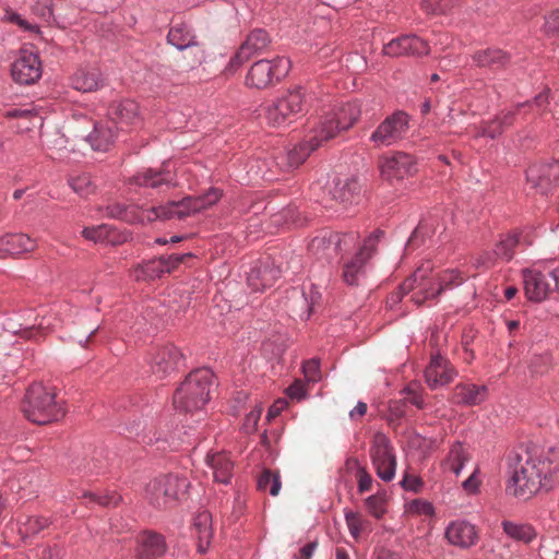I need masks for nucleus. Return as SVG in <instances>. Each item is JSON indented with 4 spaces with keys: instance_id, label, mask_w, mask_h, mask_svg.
I'll return each mask as SVG.
<instances>
[{
    "instance_id": "nucleus-1",
    "label": "nucleus",
    "mask_w": 559,
    "mask_h": 559,
    "mask_svg": "<svg viewBox=\"0 0 559 559\" xmlns=\"http://www.w3.org/2000/svg\"><path fill=\"white\" fill-rule=\"evenodd\" d=\"M511 477L507 493L519 499H530L540 489L548 490L559 471V452L555 448L526 449L508 456Z\"/></svg>"
},
{
    "instance_id": "nucleus-2",
    "label": "nucleus",
    "mask_w": 559,
    "mask_h": 559,
    "mask_svg": "<svg viewBox=\"0 0 559 559\" xmlns=\"http://www.w3.org/2000/svg\"><path fill=\"white\" fill-rule=\"evenodd\" d=\"M463 278L454 270H447L442 273H435L430 262L423 263L416 269L412 276L402 283V289L405 292L414 290L411 300L421 306L427 300L435 299L444 289L454 285H460Z\"/></svg>"
},
{
    "instance_id": "nucleus-3",
    "label": "nucleus",
    "mask_w": 559,
    "mask_h": 559,
    "mask_svg": "<svg viewBox=\"0 0 559 559\" xmlns=\"http://www.w3.org/2000/svg\"><path fill=\"white\" fill-rule=\"evenodd\" d=\"M213 381L214 374L210 369L190 372L174 393L175 408L182 413L201 411L210 400Z\"/></svg>"
},
{
    "instance_id": "nucleus-4",
    "label": "nucleus",
    "mask_w": 559,
    "mask_h": 559,
    "mask_svg": "<svg viewBox=\"0 0 559 559\" xmlns=\"http://www.w3.org/2000/svg\"><path fill=\"white\" fill-rule=\"evenodd\" d=\"M22 411L28 420L37 425H46L64 416L63 408L56 401L55 389L43 383H33L28 388Z\"/></svg>"
},
{
    "instance_id": "nucleus-5",
    "label": "nucleus",
    "mask_w": 559,
    "mask_h": 559,
    "mask_svg": "<svg viewBox=\"0 0 559 559\" xmlns=\"http://www.w3.org/2000/svg\"><path fill=\"white\" fill-rule=\"evenodd\" d=\"M190 481L185 476L169 474L150 481L145 489V498L157 509L171 507L187 493Z\"/></svg>"
},
{
    "instance_id": "nucleus-6",
    "label": "nucleus",
    "mask_w": 559,
    "mask_h": 559,
    "mask_svg": "<svg viewBox=\"0 0 559 559\" xmlns=\"http://www.w3.org/2000/svg\"><path fill=\"white\" fill-rule=\"evenodd\" d=\"M305 96L301 87L288 91L281 98L265 104L262 116L270 127H282L293 121L304 110Z\"/></svg>"
},
{
    "instance_id": "nucleus-7",
    "label": "nucleus",
    "mask_w": 559,
    "mask_h": 559,
    "mask_svg": "<svg viewBox=\"0 0 559 559\" xmlns=\"http://www.w3.org/2000/svg\"><path fill=\"white\" fill-rule=\"evenodd\" d=\"M290 60L286 57H277L273 60H259L254 62L247 76L246 84L249 87L265 88L284 78L290 69Z\"/></svg>"
},
{
    "instance_id": "nucleus-8",
    "label": "nucleus",
    "mask_w": 559,
    "mask_h": 559,
    "mask_svg": "<svg viewBox=\"0 0 559 559\" xmlns=\"http://www.w3.org/2000/svg\"><path fill=\"white\" fill-rule=\"evenodd\" d=\"M360 114V105L357 102H349L342 105L336 111L323 116L316 128L322 139L329 141L353 127Z\"/></svg>"
},
{
    "instance_id": "nucleus-9",
    "label": "nucleus",
    "mask_w": 559,
    "mask_h": 559,
    "mask_svg": "<svg viewBox=\"0 0 559 559\" xmlns=\"http://www.w3.org/2000/svg\"><path fill=\"white\" fill-rule=\"evenodd\" d=\"M524 292L528 300L542 302L559 292V267L543 273L537 270L523 272Z\"/></svg>"
},
{
    "instance_id": "nucleus-10",
    "label": "nucleus",
    "mask_w": 559,
    "mask_h": 559,
    "mask_svg": "<svg viewBox=\"0 0 559 559\" xmlns=\"http://www.w3.org/2000/svg\"><path fill=\"white\" fill-rule=\"evenodd\" d=\"M369 454L377 475L383 481H391L395 476L396 456L390 439L382 432L374 433Z\"/></svg>"
},
{
    "instance_id": "nucleus-11",
    "label": "nucleus",
    "mask_w": 559,
    "mask_h": 559,
    "mask_svg": "<svg viewBox=\"0 0 559 559\" xmlns=\"http://www.w3.org/2000/svg\"><path fill=\"white\" fill-rule=\"evenodd\" d=\"M356 240L355 234H340L332 230H322L309 243V251L318 259L330 261Z\"/></svg>"
},
{
    "instance_id": "nucleus-12",
    "label": "nucleus",
    "mask_w": 559,
    "mask_h": 559,
    "mask_svg": "<svg viewBox=\"0 0 559 559\" xmlns=\"http://www.w3.org/2000/svg\"><path fill=\"white\" fill-rule=\"evenodd\" d=\"M382 231L377 230L369 235L364 243L360 246L358 252L344 262L343 265V280L348 285H358L360 277L365 274L366 263L374 254L377 245Z\"/></svg>"
},
{
    "instance_id": "nucleus-13",
    "label": "nucleus",
    "mask_w": 559,
    "mask_h": 559,
    "mask_svg": "<svg viewBox=\"0 0 559 559\" xmlns=\"http://www.w3.org/2000/svg\"><path fill=\"white\" fill-rule=\"evenodd\" d=\"M408 131V117L403 111H396L386 117L371 133L370 142L376 147L390 146L405 138Z\"/></svg>"
},
{
    "instance_id": "nucleus-14",
    "label": "nucleus",
    "mask_w": 559,
    "mask_h": 559,
    "mask_svg": "<svg viewBox=\"0 0 559 559\" xmlns=\"http://www.w3.org/2000/svg\"><path fill=\"white\" fill-rule=\"evenodd\" d=\"M12 78L20 84H33L41 76V63L32 48H22L11 69Z\"/></svg>"
},
{
    "instance_id": "nucleus-15",
    "label": "nucleus",
    "mask_w": 559,
    "mask_h": 559,
    "mask_svg": "<svg viewBox=\"0 0 559 559\" xmlns=\"http://www.w3.org/2000/svg\"><path fill=\"white\" fill-rule=\"evenodd\" d=\"M202 203L197 201L195 198L187 197L180 201H171L165 205L152 206L147 218L148 219H183L192 214L202 211Z\"/></svg>"
},
{
    "instance_id": "nucleus-16",
    "label": "nucleus",
    "mask_w": 559,
    "mask_h": 559,
    "mask_svg": "<svg viewBox=\"0 0 559 559\" xmlns=\"http://www.w3.org/2000/svg\"><path fill=\"white\" fill-rule=\"evenodd\" d=\"M379 166L382 178L391 182L400 181L416 171L413 156L403 152L383 156Z\"/></svg>"
},
{
    "instance_id": "nucleus-17",
    "label": "nucleus",
    "mask_w": 559,
    "mask_h": 559,
    "mask_svg": "<svg viewBox=\"0 0 559 559\" xmlns=\"http://www.w3.org/2000/svg\"><path fill=\"white\" fill-rule=\"evenodd\" d=\"M456 376V369L440 354L431 356L430 362L425 370V381L431 390L451 383Z\"/></svg>"
},
{
    "instance_id": "nucleus-18",
    "label": "nucleus",
    "mask_w": 559,
    "mask_h": 559,
    "mask_svg": "<svg viewBox=\"0 0 559 559\" xmlns=\"http://www.w3.org/2000/svg\"><path fill=\"white\" fill-rule=\"evenodd\" d=\"M526 180L532 189L547 194L551 190L552 182L559 180V162L530 166L526 170Z\"/></svg>"
},
{
    "instance_id": "nucleus-19",
    "label": "nucleus",
    "mask_w": 559,
    "mask_h": 559,
    "mask_svg": "<svg viewBox=\"0 0 559 559\" xmlns=\"http://www.w3.org/2000/svg\"><path fill=\"white\" fill-rule=\"evenodd\" d=\"M383 53L389 57H419L429 53V45L416 35H403L384 45Z\"/></svg>"
},
{
    "instance_id": "nucleus-20",
    "label": "nucleus",
    "mask_w": 559,
    "mask_h": 559,
    "mask_svg": "<svg viewBox=\"0 0 559 559\" xmlns=\"http://www.w3.org/2000/svg\"><path fill=\"white\" fill-rule=\"evenodd\" d=\"M182 354L171 344L157 347L151 357V368L153 373L159 378L170 373L176 369Z\"/></svg>"
},
{
    "instance_id": "nucleus-21",
    "label": "nucleus",
    "mask_w": 559,
    "mask_h": 559,
    "mask_svg": "<svg viewBox=\"0 0 559 559\" xmlns=\"http://www.w3.org/2000/svg\"><path fill=\"white\" fill-rule=\"evenodd\" d=\"M280 276V267L274 264L273 260L265 258L251 269L248 275V284L253 290H261L273 286Z\"/></svg>"
},
{
    "instance_id": "nucleus-22",
    "label": "nucleus",
    "mask_w": 559,
    "mask_h": 559,
    "mask_svg": "<svg viewBox=\"0 0 559 559\" xmlns=\"http://www.w3.org/2000/svg\"><path fill=\"white\" fill-rule=\"evenodd\" d=\"M136 559H158L166 552L165 538L155 532L145 531L138 536Z\"/></svg>"
},
{
    "instance_id": "nucleus-23",
    "label": "nucleus",
    "mask_w": 559,
    "mask_h": 559,
    "mask_svg": "<svg viewBox=\"0 0 559 559\" xmlns=\"http://www.w3.org/2000/svg\"><path fill=\"white\" fill-rule=\"evenodd\" d=\"M270 39L265 31L254 29L252 31L245 43L240 46L238 52L231 60V66L241 64L248 61L253 56L262 52L269 45Z\"/></svg>"
},
{
    "instance_id": "nucleus-24",
    "label": "nucleus",
    "mask_w": 559,
    "mask_h": 559,
    "mask_svg": "<svg viewBox=\"0 0 559 559\" xmlns=\"http://www.w3.org/2000/svg\"><path fill=\"white\" fill-rule=\"evenodd\" d=\"M132 182L140 187L160 188L162 186H176V176L166 164L162 169L148 168L132 178Z\"/></svg>"
},
{
    "instance_id": "nucleus-25",
    "label": "nucleus",
    "mask_w": 559,
    "mask_h": 559,
    "mask_svg": "<svg viewBox=\"0 0 559 559\" xmlns=\"http://www.w3.org/2000/svg\"><path fill=\"white\" fill-rule=\"evenodd\" d=\"M108 115L110 117L109 122L112 126H136L140 122L139 106L135 102L126 99L111 104L109 107Z\"/></svg>"
},
{
    "instance_id": "nucleus-26",
    "label": "nucleus",
    "mask_w": 559,
    "mask_h": 559,
    "mask_svg": "<svg viewBox=\"0 0 559 559\" xmlns=\"http://www.w3.org/2000/svg\"><path fill=\"white\" fill-rule=\"evenodd\" d=\"M324 142H326V140L322 139V135H320L318 129L313 127L307 134L304 142H301L299 145L295 146L293 150L288 152V166L298 167L306 160V158L311 154V152L316 151Z\"/></svg>"
},
{
    "instance_id": "nucleus-27",
    "label": "nucleus",
    "mask_w": 559,
    "mask_h": 559,
    "mask_svg": "<svg viewBox=\"0 0 559 559\" xmlns=\"http://www.w3.org/2000/svg\"><path fill=\"white\" fill-rule=\"evenodd\" d=\"M448 542L454 546L467 548L477 540L475 526L466 521H453L445 530Z\"/></svg>"
},
{
    "instance_id": "nucleus-28",
    "label": "nucleus",
    "mask_w": 559,
    "mask_h": 559,
    "mask_svg": "<svg viewBox=\"0 0 559 559\" xmlns=\"http://www.w3.org/2000/svg\"><path fill=\"white\" fill-rule=\"evenodd\" d=\"M36 248V241L25 234H7L0 237V259L19 255Z\"/></svg>"
},
{
    "instance_id": "nucleus-29",
    "label": "nucleus",
    "mask_w": 559,
    "mask_h": 559,
    "mask_svg": "<svg viewBox=\"0 0 559 559\" xmlns=\"http://www.w3.org/2000/svg\"><path fill=\"white\" fill-rule=\"evenodd\" d=\"M361 186L355 177L337 178L330 190L332 200L344 205L352 204L359 199Z\"/></svg>"
},
{
    "instance_id": "nucleus-30",
    "label": "nucleus",
    "mask_w": 559,
    "mask_h": 559,
    "mask_svg": "<svg viewBox=\"0 0 559 559\" xmlns=\"http://www.w3.org/2000/svg\"><path fill=\"white\" fill-rule=\"evenodd\" d=\"M488 397V388L474 383H459L453 390V402L465 406L479 405Z\"/></svg>"
},
{
    "instance_id": "nucleus-31",
    "label": "nucleus",
    "mask_w": 559,
    "mask_h": 559,
    "mask_svg": "<svg viewBox=\"0 0 559 559\" xmlns=\"http://www.w3.org/2000/svg\"><path fill=\"white\" fill-rule=\"evenodd\" d=\"M192 534L197 539L198 552H206L213 537L212 515L209 511L197 514L193 520Z\"/></svg>"
},
{
    "instance_id": "nucleus-32",
    "label": "nucleus",
    "mask_w": 559,
    "mask_h": 559,
    "mask_svg": "<svg viewBox=\"0 0 559 559\" xmlns=\"http://www.w3.org/2000/svg\"><path fill=\"white\" fill-rule=\"evenodd\" d=\"M206 463L213 472L214 480L228 484L234 469V463L225 452H216L206 456Z\"/></svg>"
},
{
    "instance_id": "nucleus-33",
    "label": "nucleus",
    "mask_w": 559,
    "mask_h": 559,
    "mask_svg": "<svg viewBox=\"0 0 559 559\" xmlns=\"http://www.w3.org/2000/svg\"><path fill=\"white\" fill-rule=\"evenodd\" d=\"M116 129L112 122L105 121L95 124L93 132L87 136V141L95 151H107L116 138Z\"/></svg>"
},
{
    "instance_id": "nucleus-34",
    "label": "nucleus",
    "mask_w": 559,
    "mask_h": 559,
    "mask_svg": "<svg viewBox=\"0 0 559 559\" xmlns=\"http://www.w3.org/2000/svg\"><path fill=\"white\" fill-rule=\"evenodd\" d=\"M82 236L94 242L120 243L124 241V237L117 231V229L108 224H100L98 226L85 227L82 230Z\"/></svg>"
},
{
    "instance_id": "nucleus-35",
    "label": "nucleus",
    "mask_w": 559,
    "mask_h": 559,
    "mask_svg": "<svg viewBox=\"0 0 559 559\" xmlns=\"http://www.w3.org/2000/svg\"><path fill=\"white\" fill-rule=\"evenodd\" d=\"M73 87L87 93L98 90L103 85L102 73L98 69H80L73 75Z\"/></svg>"
},
{
    "instance_id": "nucleus-36",
    "label": "nucleus",
    "mask_w": 559,
    "mask_h": 559,
    "mask_svg": "<svg viewBox=\"0 0 559 559\" xmlns=\"http://www.w3.org/2000/svg\"><path fill=\"white\" fill-rule=\"evenodd\" d=\"M474 62L481 68L499 70L509 62V57L500 49L487 48L473 55Z\"/></svg>"
},
{
    "instance_id": "nucleus-37",
    "label": "nucleus",
    "mask_w": 559,
    "mask_h": 559,
    "mask_svg": "<svg viewBox=\"0 0 559 559\" xmlns=\"http://www.w3.org/2000/svg\"><path fill=\"white\" fill-rule=\"evenodd\" d=\"M469 461V454L461 443H454L447 457L444 459L442 466L444 471L452 472L459 476L464 464Z\"/></svg>"
},
{
    "instance_id": "nucleus-38",
    "label": "nucleus",
    "mask_w": 559,
    "mask_h": 559,
    "mask_svg": "<svg viewBox=\"0 0 559 559\" xmlns=\"http://www.w3.org/2000/svg\"><path fill=\"white\" fill-rule=\"evenodd\" d=\"M502 528L510 538L524 544H530L537 537V532L530 524L503 521Z\"/></svg>"
},
{
    "instance_id": "nucleus-39",
    "label": "nucleus",
    "mask_w": 559,
    "mask_h": 559,
    "mask_svg": "<svg viewBox=\"0 0 559 559\" xmlns=\"http://www.w3.org/2000/svg\"><path fill=\"white\" fill-rule=\"evenodd\" d=\"M163 261L153 259L135 266L132 271V276L136 281H153L160 277L164 273Z\"/></svg>"
},
{
    "instance_id": "nucleus-40",
    "label": "nucleus",
    "mask_w": 559,
    "mask_h": 559,
    "mask_svg": "<svg viewBox=\"0 0 559 559\" xmlns=\"http://www.w3.org/2000/svg\"><path fill=\"white\" fill-rule=\"evenodd\" d=\"M168 43L178 49H185L194 44V35L187 24L174 25L167 36Z\"/></svg>"
},
{
    "instance_id": "nucleus-41",
    "label": "nucleus",
    "mask_w": 559,
    "mask_h": 559,
    "mask_svg": "<svg viewBox=\"0 0 559 559\" xmlns=\"http://www.w3.org/2000/svg\"><path fill=\"white\" fill-rule=\"evenodd\" d=\"M257 487L261 491L269 490L273 497H276L282 487L280 473L264 468L258 477Z\"/></svg>"
},
{
    "instance_id": "nucleus-42",
    "label": "nucleus",
    "mask_w": 559,
    "mask_h": 559,
    "mask_svg": "<svg viewBox=\"0 0 559 559\" xmlns=\"http://www.w3.org/2000/svg\"><path fill=\"white\" fill-rule=\"evenodd\" d=\"M459 5V0H421V10L429 15L450 14Z\"/></svg>"
},
{
    "instance_id": "nucleus-43",
    "label": "nucleus",
    "mask_w": 559,
    "mask_h": 559,
    "mask_svg": "<svg viewBox=\"0 0 559 559\" xmlns=\"http://www.w3.org/2000/svg\"><path fill=\"white\" fill-rule=\"evenodd\" d=\"M520 245L518 234H507L502 236L495 249V255L504 261H510L514 255V248Z\"/></svg>"
},
{
    "instance_id": "nucleus-44",
    "label": "nucleus",
    "mask_w": 559,
    "mask_h": 559,
    "mask_svg": "<svg viewBox=\"0 0 559 559\" xmlns=\"http://www.w3.org/2000/svg\"><path fill=\"white\" fill-rule=\"evenodd\" d=\"M49 524L48 518L40 515L26 516L24 521H20V533L26 536L37 535Z\"/></svg>"
},
{
    "instance_id": "nucleus-45",
    "label": "nucleus",
    "mask_w": 559,
    "mask_h": 559,
    "mask_svg": "<svg viewBox=\"0 0 559 559\" xmlns=\"http://www.w3.org/2000/svg\"><path fill=\"white\" fill-rule=\"evenodd\" d=\"M152 207L144 209L143 206H139L135 204L126 205L122 222L128 224H145L153 223L156 219H148L147 215Z\"/></svg>"
},
{
    "instance_id": "nucleus-46",
    "label": "nucleus",
    "mask_w": 559,
    "mask_h": 559,
    "mask_svg": "<svg viewBox=\"0 0 559 559\" xmlns=\"http://www.w3.org/2000/svg\"><path fill=\"white\" fill-rule=\"evenodd\" d=\"M69 185L71 189L82 198H86L94 193L96 188L90 175L87 174L71 176L69 179Z\"/></svg>"
},
{
    "instance_id": "nucleus-47",
    "label": "nucleus",
    "mask_w": 559,
    "mask_h": 559,
    "mask_svg": "<svg viewBox=\"0 0 559 559\" xmlns=\"http://www.w3.org/2000/svg\"><path fill=\"white\" fill-rule=\"evenodd\" d=\"M436 223H437V221L435 218H428V219L421 221L418 224L417 228L412 234L407 246L408 247L417 246L419 240L421 242H424L426 237L432 236L436 233Z\"/></svg>"
},
{
    "instance_id": "nucleus-48",
    "label": "nucleus",
    "mask_w": 559,
    "mask_h": 559,
    "mask_svg": "<svg viewBox=\"0 0 559 559\" xmlns=\"http://www.w3.org/2000/svg\"><path fill=\"white\" fill-rule=\"evenodd\" d=\"M345 521L349 533L356 540L359 539L361 533L368 527L369 522L365 520L359 513L353 511L345 512Z\"/></svg>"
},
{
    "instance_id": "nucleus-49",
    "label": "nucleus",
    "mask_w": 559,
    "mask_h": 559,
    "mask_svg": "<svg viewBox=\"0 0 559 559\" xmlns=\"http://www.w3.org/2000/svg\"><path fill=\"white\" fill-rule=\"evenodd\" d=\"M513 112H508L503 115V117L496 118L495 120L488 122L484 128L483 133L490 138H496L502 133L504 127H509L513 123Z\"/></svg>"
},
{
    "instance_id": "nucleus-50",
    "label": "nucleus",
    "mask_w": 559,
    "mask_h": 559,
    "mask_svg": "<svg viewBox=\"0 0 559 559\" xmlns=\"http://www.w3.org/2000/svg\"><path fill=\"white\" fill-rule=\"evenodd\" d=\"M3 19L9 23L17 25L24 32L37 34L39 31L36 24L27 21L26 19L22 17L20 14L12 10H7Z\"/></svg>"
},
{
    "instance_id": "nucleus-51",
    "label": "nucleus",
    "mask_w": 559,
    "mask_h": 559,
    "mask_svg": "<svg viewBox=\"0 0 559 559\" xmlns=\"http://www.w3.org/2000/svg\"><path fill=\"white\" fill-rule=\"evenodd\" d=\"M366 507L371 515L376 519L382 518L385 513V498L383 495L377 493L366 499Z\"/></svg>"
},
{
    "instance_id": "nucleus-52",
    "label": "nucleus",
    "mask_w": 559,
    "mask_h": 559,
    "mask_svg": "<svg viewBox=\"0 0 559 559\" xmlns=\"http://www.w3.org/2000/svg\"><path fill=\"white\" fill-rule=\"evenodd\" d=\"M405 400L417 408L424 407L423 389L417 383L408 384L404 390Z\"/></svg>"
},
{
    "instance_id": "nucleus-53",
    "label": "nucleus",
    "mask_w": 559,
    "mask_h": 559,
    "mask_svg": "<svg viewBox=\"0 0 559 559\" xmlns=\"http://www.w3.org/2000/svg\"><path fill=\"white\" fill-rule=\"evenodd\" d=\"M302 370L308 382L316 383L321 379L320 364L317 359L306 361Z\"/></svg>"
},
{
    "instance_id": "nucleus-54",
    "label": "nucleus",
    "mask_w": 559,
    "mask_h": 559,
    "mask_svg": "<svg viewBox=\"0 0 559 559\" xmlns=\"http://www.w3.org/2000/svg\"><path fill=\"white\" fill-rule=\"evenodd\" d=\"M192 257L191 253H185V254H171L167 258L159 257V260L163 261V271L164 273H170L174 271L180 263H183L187 259H190Z\"/></svg>"
},
{
    "instance_id": "nucleus-55",
    "label": "nucleus",
    "mask_w": 559,
    "mask_h": 559,
    "mask_svg": "<svg viewBox=\"0 0 559 559\" xmlns=\"http://www.w3.org/2000/svg\"><path fill=\"white\" fill-rule=\"evenodd\" d=\"M408 511L417 515H432L433 507L426 500L415 499L409 503Z\"/></svg>"
},
{
    "instance_id": "nucleus-56",
    "label": "nucleus",
    "mask_w": 559,
    "mask_h": 559,
    "mask_svg": "<svg viewBox=\"0 0 559 559\" xmlns=\"http://www.w3.org/2000/svg\"><path fill=\"white\" fill-rule=\"evenodd\" d=\"M83 497L88 499L91 502L97 503L103 507L117 506L118 501L120 500V497L116 495L98 496L92 492H85Z\"/></svg>"
},
{
    "instance_id": "nucleus-57",
    "label": "nucleus",
    "mask_w": 559,
    "mask_h": 559,
    "mask_svg": "<svg viewBox=\"0 0 559 559\" xmlns=\"http://www.w3.org/2000/svg\"><path fill=\"white\" fill-rule=\"evenodd\" d=\"M262 414L261 407L253 408L245 418L242 428L246 433H252L255 431L258 427V423L260 420Z\"/></svg>"
},
{
    "instance_id": "nucleus-58",
    "label": "nucleus",
    "mask_w": 559,
    "mask_h": 559,
    "mask_svg": "<svg viewBox=\"0 0 559 559\" xmlns=\"http://www.w3.org/2000/svg\"><path fill=\"white\" fill-rule=\"evenodd\" d=\"M222 198V192L217 188H211L206 193L195 198L197 201L202 203V211L216 204Z\"/></svg>"
},
{
    "instance_id": "nucleus-59",
    "label": "nucleus",
    "mask_w": 559,
    "mask_h": 559,
    "mask_svg": "<svg viewBox=\"0 0 559 559\" xmlns=\"http://www.w3.org/2000/svg\"><path fill=\"white\" fill-rule=\"evenodd\" d=\"M549 364L550 358L548 355L534 356L531 359L530 369L532 373H543L545 370H547Z\"/></svg>"
},
{
    "instance_id": "nucleus-60",
    "label": "nucleus",
    "mask_w": 559,
    "mask_h": 559,
    "mask_svg": "<svg viewBox=\"0 0 559 559\" xmlns=\"http://www.w3.org/2000/svg\"><path fill=\"white\" fill-rule=\"evenodd\" d=\"M286 393L290 399L300 401L306 396L305 383L301 380H296L287 388Z\"/></svg>"
},
{
    "instance_id": "nucleus-61",
    "label": "nucleus",
    "mask_w": 559,
    "mask_h": 559,
    "mask_svg": "<svg viewBox=\"0 0 559 559\" xmlns=\"http://www.w3.org/2000/svg\"><path fill=\"white\" fill-rule=\"evenodd\" d=\"M358 477V490L359 492H366L371 489L372 486V477L371 475L365 469L359 468L357 472Z\"/></svg>"
},
{
    "instance_id": "nucleus-62",
    "label": "nucleus",
    "mask_w": 559,
    "mask_h": 559,
    "mask_svg": "<svg viewBox=\"0 0 559 559\" xmlns=\"http://www.w3.org/2000/svg\"><path fill=\"white\" fill-rule=\"evenodd\" d=\"M401 486L406 490H412V491L417 492V491H419L420 487L423 486V481L416 475L406 474L401 481Z\"/></svg>"
},
{
    "instance_id": "nucleus-63",
    "label": "nucleus",
    "mask_w": 559,
    "mask_h": 559,
    "mask_svg": "<svg viewBox=\"0 0 559 559\" xmlns=\"http://www.w3.org/2000/svg\"><path fill=\"white\" fill-rule=\"evenodd\" d=\"M478 468H476L473 474L465 480L463 481L462 486H463V489L467 492V493H475L478 491V488L480 486V483L481 480L479 479L478 477Z\"/></svg>"
},
{
    "instance_id": "nucleus-64",
    "label": "nucleus",
    "mask_w": 559,
    "mask_h": 559,
    "mask_svg": "<svg viewBox=\"0 0 559 559\" xmlns=\"http://www.w3.org/2000/svg\"><path fill=\"white\" fill-rule=\"evenodd\" d=\"M545 28L547 33L558 34L559 33V9L552 11L546 19Z\"/></svg>"
}]
</instances>
